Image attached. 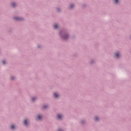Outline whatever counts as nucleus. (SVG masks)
<instances>
[{"label":"nucleus","instance_id":"obj_1","mask_svg":"<svg viewBox=\"0 0 131 131\" xmlns=\"http://www.w3.org/2000/svg\"><path fill=\"white\" fill-rule=\"evenodd\" d=\"M62 117H63V116H62L61 115L59 114L57 115L58 119H61Z\"/></svg>","mask_w":131,"mask_h":131},{"label":"nucleus","instance_id":"obj_2","mask_svg":"<svg viewBox=\"0 0 131 131\" xmlns=\"http://www.w3.org/2000/svg\"><path fill=\"white\" fill-rule=\"evenodd\" d=\"M15 20H18L19 21H21L23 20L22 18L20 17H14Z\"/></svg>","mask_w":131,"mask_h":131},{"label":"nucleus","instance_id":"obj_3","mask_svg":"<svg viewBox=\"0 0 131 131\" xmlns=\"http://www.w3.org/2000/svg\"><path fill=\"white\" fill-rule=\"evenodd\" d=\"M54 96L55 98H58V97H59V95H58V94H57L56 93L54 94Z\"/></svg>","mask_w":131,"mask_h":131},{"label":"nucleus","instance_id":"obj_4","mask_svg":"<svg viewBox=\"0 0 131 131\" xmlns=\"http://www.w3.org/2000/svg\"><path fill=\"white\" fill-rule=\"evenodd\" d=\"M115 56H116V58H119L120 54H119V53H117L115 54Z\"/></svg>","mask_w":131,"mask_h":131},{"label":"nucleus","instance_id":"obj_5","mask_svg":"<svg viewBox=\"0 0 131 131\" xmlns=\"http://www.w3.org/2000/svg\"><path fill=\"white\" fill-rule=\"evenodd\" d=\"M41 116L40 115H38L37 116V119H38V120H40V119H41Z\"/></svg>","mask_w":131,"mask_h":131},{"label":"nucleus","instance_id":"obj_6","mask_svg":"<svg viewBox=\"0 0 131 131\" xmlns=\"http://www.w3.org/2000/svg\"><path fill=\"white\" fill-rule=\"evenodd\" d=\"M24 123H25V125H26V126L28 125V124H27V120H24Z\"/></svg>","mask_w":131,"mask_h":131},{"label":"nucleus","instance_id":"obj_7","mask_svg":"<svg viewBox=\"0 0 131 131\" xmlns=\"http://www.w3.org/2000/svg\"><path fill=\"white\" fill-rule=\"evenodd\" d=\"M54 28L55 29H57V28H58V25H57V24L54 25Z\"/></svg>","mask_w":131,"mask_h":131},{"label":"nucleus","instance_id":"obj_8","mask_svg":"<svg viewBox=\"0 0 131 131\" xmlns=\"http://www.w3.org/2000/svg\"><path fill=\"white\" fill-rule=\"evenodd\" d=\"M12 7H15L16 6V3H12Z\"/></svg>","mask_w":131,"mask_h":131},{"label":"nucleus","instance_id":"obj_9","mask_svg":"<svg viewBox=\"0 0 131 131\" xmlns=\"http://www.w3.org/2000/svg\"><path fill=\"white\" fill-rule=\"evenodd\" d=\"M11 128H12V129H14V128H15V126L12 125H11Z\"/></svg>","mask_w":131,"mask_h":131},{"label":"nucleus","instance_id":"obj_10","mask_svg":"<svg viewBox=\"0 0 131 131\" xmlns=\"http://www.w3.org/2000/svg\"><path fill=\"white\" fill-rule=\"evenodd\" d=\"M43 108L44 109H46V108H48V105H45V106H43Z\"/></svg>","mask_w":131,"mask_h":131},{"label":"nucleus","instance_id":"obj_11","mask_svg":"<svg viewBox=\"0 0 131 131\" xmlns=\"http://www.w3.org/2000/svg\"><path fill=\"white\" fill-rule=\"evenodd\" d=\"M74 7V5H73V4H71V5H70V8H71V9H72V8Z\"/></svg>","mask_w":131,"mask_h":131},{"label":"nucleus","instance_id":"obj_12","mask_svg":"<svg viewBox=\"0 0 131 131\" xmlns=\"http://www.w3.org/2000/svg\"><path fill=\"white\" fill-rule=\"evenodd\" d=\"M99 119V118H98V117H95V120L96 121H98V120Z\"/></svg>","mask_w":131,"mask_h":131},{"label":"nucleus","instance_id":"obj_13","mask_svg":"<svg viewBox=\"0 0 131 131\" xmlns=\"http://www.w3.org/2000/svg\"><path fill=\"white\" fill-rule=\"evenodd\" d=\"M36 98L35 97H34V98H32V101H34L35 100H36Z\"/></svg>","mask_w":131,"mask_h":131},{"label":"nucleus","instance_id":"obj_14","mask_svg":"<svg viewBox=\"0 0 131 131\" xmlns=\"http://www.w3.org/2000/svg\"><path fill=\"white\" fill-rule=\"evenodd\" d=\"M115 3H116V4H117V3H118V0H115Z\"/></svg>","mask_w":131,"mask_h":131},{"label":"nucleus","instance_id":"obj_15","mask_svg":"<svg viewBox=\"0 0 131 131\" xmlns=\"http://www.w3.org/2000/svg\"><path fill=\"white\" fill-rule=\"evenodd\" d=\"M2 62L4 64H6V62L5 61V60H3Z\"/></svg>","mask_w":131,"mask_h":131},{"label":"nucleus","instance_id":"obj_16","mask_svg":"<svg viewBox=\"0 0 131 131\" xmlns=\"http://www.w3.org/2000/svg\"><path fill=\"white\" fill-rule=\"evenodd\" d=\"M67 37H68V36H66L64 37V39H66Z\"/></svg>","mask_w":131,"mask_h":131},{"label":"nucleus","instance_id":"obj_17","mask_svg":"<svg viewBox=\"0 0 131 131\" xmlns=\"http://www.w3.org/2000/svg\"><path fill=\"white\" fill-rule=\"evenodd\" d=\"M11 79H14V78H13V77H11Z\"/></svg>","mask_w":131,"mask_h":131},{"label":"nucleus","instance_id":"obj_18","mask_svg":"<svg viewBox=\"0 0 131 131\" xmlns=\"http://www.w3.org/2000/svg\"><path fill=\"white\" fill-rule=\"evenodd\" d=\"M59 131H60V129L59 130H58Z\"/></svg>","mask_w":131,"mask_h":131}]
</instances>
